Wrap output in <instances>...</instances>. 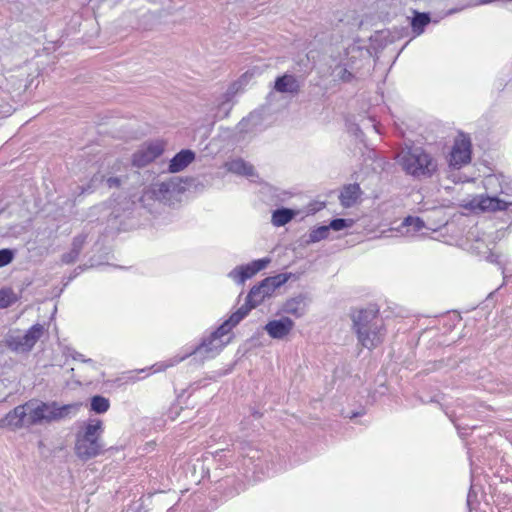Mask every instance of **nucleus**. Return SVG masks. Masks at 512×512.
<instances>
[{
    "label": "nucleus",
    "mask_w": 512,
    "mask_h": 512,
    "mask_svg": "<svg viewBox=\"0 0 512 512\" xmlns=\"http://www.w3.org/2000/svg\"><path fill=\"white\" fill-rule=\"evenodd\" d=\"M272 295L271 290H269L268 286H266L261 280L258 284L254 285L250 291L248 292L245 303L239 307V310L245 311V316L249 314V312L259 306L265 298Z\"/></svg>",
    "instance_id": "obj_13"
},
{
    "label": "nucleus",
    "mask_w": 512,
    "mask_h": 512,
    "mask_svg": "<svg viewBox=\"0 0 512 512\" xmlns=\"http://www.w3.org/2000/svg\"><path fill=\"white\" fill-rule=\"evenodd\" d=\"M505 175L503 174H490L484 177L483 187L487 194L495 195L499 197L500 188L504 181Z\"/></svg>",
    "instance_id": "obj_25"
},
{
    "label": "nucleus",
    "mask_w": 512,
    "mask_h": 512,
    "mask_svg": "<svg viewBox=\"0 0 512 512\" xmlns=\"http://www.w3.org/2000/svg\"><path fill=\"white\" fill-rule=\"evenodd\" d=\"M184 192L185 186L181 179L172 177L166 181L154 182L144 188L139 201L150 213H156L161 205L174 206L180 203Z\"/></svg>",
    "instance_id": "obj_2"
},
{
    "label": "nucleus",
    "mask_w": 512,
    "mask_h": 512,
    "mask_svg": "<svg viewBox=\"0 0 512 512\" xmlns=\"http://www.w3.org/2000/svg\"><path fill=\"white\" fill-rule=\"evenodd\" d=\"M351 320L352 329L363 348L372 350L383 342L386 329L378 310L360 309L351 315Z\"/></svg>",
    "instance_id": "obj_3"
},
{
    "label": "nucleus",
    "mask_w": 512,
    "mask_h": 512,
    "mask_svg": "<svg viewBox=\"0 0 512 512\" xmlns=\"http://www.w3.org/2000/svg\"><path fill=\"white\" fill-rule=\"evenodd\" d=\"M408 43H406L403 47H401V51L404 50V48L406 47Z\"/></svg>",
    "instance_id": "obj_49"
},
{
    "label": "nucleus",
    "mask_w": 512,
    "mask_h": 512,
    "mask_svg": "<svg viewBox=\"0 0 512 512\" xmlns=\"http://www.w3.org/2000/svg\"><path fill=\"white\" fill-rule=\"evenodd\" d=\"M164 144L161 141L143 143L132 155V165L143 168L160 157L164 152Z\"/></svg>",
    "instance_id": "obj_10"
},
{
    "label": "nucleus",
    "mask_w": 512,
    "mask_h": 512,
    "mask_svg": "<svg viewBox=\"0 0 512 512\" xmlns=\"http://www.w3.org/2000/svg\"><path fill=\"white\" fill-rule=\"evenodd\" d=\"M400 54H401V50L397 52L396 57H399Z\"/></svg>",
    "instance_id": "obj_45"
},
{
    "label": "nucleus",
    "mask_w": 512,
    "mask_h": 512,
    "mask_svg": "<svg viewBox=\"0 0 512 512\" xmlns=\"http://www.w3.org/2000/svg\"><path fill=\"white\" fill-rule=\"evenodd\" d=\"M307 296L305 294H298L297 296L287 300L283 305V311L287 314L300 318L305 315L307 311Z\"/></svg>",
    "instance_id": "obj_20"
},
{
    "label": "nucleus",
    "mask_w": 512,
    "mask_h": 512,
    "mask_svg": "<svg viewBox=\"0 0 512 512\" xmlns=\"http://www.w3.org/2000/svg\"><path fill=\"white\" fill-rule=\"evenodd\" d=\"M95 180L106 181V185L109 188H118L121 185V179L119 177H108L105 179L104 176L98 177V175H95Z\"/></svg>",
    "instance_id": "obj_38"
},
{
    "label": "nucleus",
    "mask_w": 512,
    "mask_h": 512,
    "mask_svg": "<svg viewBox=\"0 0 512 512\" xmlns=\"http://www.w3.org/2000/svg\"><path fill=\"white\" fill-rule=\"evenodd\" d=\"M270 262V258L264 257L253 260L248 264L238 265L228 273V277L236 284L243 285L246 280L265 269Z\"/></svg>",
    "instance_id": "obj_11"
},
{
    "label": "nucleus",
    "mask_w": 512,
    "mask_h": 512,
    "mask_svg": "<svg viewBox=\"0 0 512 512\" xmlns=\"http://www.w3.org/2000/svg\"><path fill=\"white\" fill-rule=\"evenodd\" d=\"M31 404L32 402L29 401L10 410L4 418L0 420V427H7L13 431L24 427L29 414V412H27V408H29Z\"/></svg>",
    "instance_id": "obj_12"
},
{
    "label": "nucleus",
    "mask_w": 512,
    "mask_h": 512,
    "mask_svg": "<svg viewBox=\"0 0 512 512\" xmlns=\"http://www.w3.org/2000/svg\"><path fill=\"white\" fill-rule=\"evenodd\" d=\"M167 512H175V509L173 507L169 508Z\"/></svg>",
    "instance_id": "obj_44"
},
{
    "label": "nucleus",
    "mask_w": 512,
    "mask_h": 512,
    "mask_svg": "<svg viewBox=\"0 0 512 512\" xmlns=\"http://www.w3.org/2000/svg\"><path fill=\"white\" fill-rule=\"evenodd\" d=\"M329 233L328 225L316 226L310 230L307 239H305V244L310 245L325 240L329 237Z\"/></svg>",
    "instance_id": "obj_30"
},
{
    "label": "nucleus",
    "mask_w": 512,
    "mask_h": 512,
    "mask_svg": "<svg viewBox=\"0 0 512 512\" xmlns=\"http://www.w3.org/2000/svg\"><path fill=\"white\" fill-rule=\"evenodd\" d=\"M356 72L357 70H352L350 65H345V62L340 59L339 64L334 67L332 74L335 80L350 83L355 78Z\"/></svg>",
    "instance_id": "obj_27"
},
{
    "label": "nucleus",
    "mask_w": 512,
    "mask_h": 512,
    "mask_svg": "<svg viewBox=\"0 0 512 512\" xmlns=\"http://www.w3.org/2000/svg\"><path fill=\"white\" fill-rule=\"evenodd\" d=\"M425 227L424 221L417 216H407L401 223V230L406 228V233H416Z\"/></svg>",
    "instance_id": "obj_32"
},
{
    "label": "nucleus",
    "mask_w": 512,
    "mask_h": 512,
    "mask_svg": "<svg viewBox=\"0 0 512 512\" xmlns=\"http://www.w3.org/2000/svg\"><path fill=\"white\" fill-rule=\"evenodd\" d=\"M372 57V51L365 40L355 39L344 48L341 59L345 65H350L352 70H360Z\"/></svg>",
    "instance_id": "obj_9"
},
{
    "label": "nucleus",
    "mask_w": 512,
    "mask_h": 512,
    "mask_svg": "<svg viewBox=\"0 0 512 512\" xmlns=\"http://www.w3.org/2000/svg\"><path fill=\"white\" fill-rule=\"evenodd\" d=\"M45 328L36 323L22 333L20 330H9L4 336V346L13 353L27 354L32 351L36 343L43 336Z\"/></svg>",
    "instance_id": "obj_8"
},
{
    "label": "nucleus",
    "mask_w": 512,
    "mask_h": 512,
    "mask_svg": "<svg viewBox=\"0 0 512 512\" xmlns=\"http://www.w3.org/2000/svg\"><path fill=\"white\" fill-rule=\"evenodd\" d=\"M104 432L102 420L90 418L76 433L75 453L79 459L87 461L98 456L103 450L101 435Z\"/></svg>",
    "instance_id": "obj_6"
},
{
    "label": "nucleus",
    "mask_w": 512,
    "mask_h": 512,
    "mask_svg": "<svg viewBox=\"0 0 512 512\" xmlns=\"http://www.w3.org/2000/svg\"><path fill=\"white\" fill-rule=\"evenodd\" d=\"M472 161V142L469 135L460 132L453 141L451 149L446 156L447 166H443V176L451 182L458 184L466 181L459 173L463 167Z\"/></svg>",
    "instance_id": "obj_5"
},
{
    "label": "nucleus",
    "mask_w": 512,
    "mask_h": 512,
    "mask_svg": "<svg viewBox=\"0 0 512 512\" xmlns=\"http://www.w3.org/2000/svg\"><path fill=\"white\" fill-rule=\"evenodd\" d=\"M72 358L76 361H80L83 363H93V360L90 358H86L82 353L80 352H74L72 354Z\"/></svg>",
    "instance_id": "obj_41"
},
{
    "label": "nucleus",
    "mask_w": 512,
    "mask_h": 512,
    "mask_svg": "<svg viewBox=\"0 0 512 512\" xmlns=\"http://www.w3.org/2000/svg\"><path fill=\"white\" fill-rule=\"evenodd\" d=\"M470 206L483 212L506 211L504 201L500 197L491 194H480L470 201Z\"/></svg>",
    "instance_id": "obj_14"
},
{
    "label": "nucleus",
    "mask_w": 512,
    "mask_h": 512,
    "mask_svg": "<svg viewBox=\"0 0 512 512\" xmlns=\"http://www.w3.org/2000/svg\"><path fill=\"white\" fill-rule=\"evenodd\" d=\"M291 273H280L274 276H269L263 279V283L268 286L269 290L273 293L277 288H280L291 278Z\"/></svg>",
    "instance_id": "obj_31"
},
{
    "label": "nucleus",
    "mask_w": 512,
    "mask_h": 512,
    "mask_svg": "<svg viewBox=\"0 0 512 512\" xmlns=\"http://www.w3.org/2000/svg\"><path fill=\"white\" fill-rule=\"evenodd\" d=\"M389 31L380 30L376 31L369 37L370 46L369 48L375 51V53L383 50L392 40L389 37Z\"/></svg>",
    "instance_id": "obj_26"
},
{
    "label": "nucleus",
    "mask_w": 512,
    "mask_h": 512,
    "mask_svg": "<svg viewBox=\"0 0 512 512\" xmlns=\"http://www.w3.org/2000/svg\"><path fill=\"white\" fill-rule=\"evenodd\" d=\"M79 255H80L79 253L70 249L69 252L64 253L62 255L61 261L63 264H67V265L72 264L78 259Z\"/></svg>",
    "instance_id": "obj_39"
},
{
    "label": "nucleus",
    "mask_w": 512,
    "mask_h": 512,
    "mask_svg": "<svg viewBox=\"0 0 512 512\" xmlns=\"http://www.w3.org/2000/svg\"><path fill=\"white\" fill-rule=\"evenodd\" d=\"M86 241V235L80 234L73 238L72 244H71V250L77 252L80 254L84 243Z\"/></svg>",
    "instance_id": "obj_37"
},
{
    "label": "nucleus",
    "mask_w": 512,
    "mask_h": 512,
    "mask_svg": "<svg viewBox=\"0 0 512 512\" xmlns=\"http://www.w3.org/2000/svg\"><path fill=\"white\" fill-rule=\"evenodd\" d=\"M400 54H401V50L397 52L396 57H399Z\"/></svg>",
    "instance_id": "obj_46"
},
{
    "label": "nucleus",
    "mask_w": 512,
    "mask_h": 512,
    "mask_svg": "<svg viewBox=\"0 0 512 512\" xmlns=\"http://www.w3.org/2000/svg\"><path fill=\"white\" fill-rule=\"evenodd\" d=\"M15 250L11 248L0 249V268L10 264L15 258Z\"/></svg>",
    "instance_id": "obj_36"
},
{
    "label": "nucleus",
    "mask_w": 512,
    "mask_h": 512,
    "mask_svg": "<svg viewBox=\"0 0 512 512\" xmlns=\"http://www.w3.org/2000/svg\"><path fill=\"white\" fill-rule=\"evenodd\" d=\"M397 159L405 175L415 181L439 180L443 176V164L440 156L425 147H406L399 153Z\"/></svg>",
    "instance_id": "obj_1"
},
{
    "label": "nucleus",
    "mask_w": 512,
    "mask_h": 512,
    "mask_svg": "<svg viewBox=\"0 0 512 512\" xmlns=\"http://www.w3.org/2000/svg\"><path fill=\"white\" fill-rule=\"evenodd\" d=\"M226 168L229 172L245 176V177H253L255 176L254 167L245 161L242 158H236L226 163Z\"/></svg>",
    "instance_id": "obj_22"
},
{
    "label": "nucleus",
    "mask_w": 512,
    "mask_h": 512,
    "mask_svg": "<svg viewBox=\"0 0 512 512\" xmlns=\"http://www.w3.org/2000/svg\"><path fill=\"white\" fill-rule=\"evenodd\" d=\"M85 270V267L78 266L76 267L70 276L67 278V281L64 283V286H67L72 280H74L78 275H80Z\"/></svg>",
    "instance_id": "obj_40"
},
{
    "label": "nucleus",
    "mask_w": 512,
    "mask_h": 512,
    "mask_svg": "<svg viewBox=\"0 0 512 512\" xmlns=\"http://www.w3.org/2000/svg\"><path fill=\"white\" fill-rule=\"evenodd\" d=\"M294 327V321L289 317L283 316L279 319L270 320L264 330L272 339H283Z\"/></svg>",
    "instance_id": "obj_15"
},
{
    "label": "nucleus",
    "mask_w": 512,
    "mask_h": 512,
    "mask_svg": "<svg viewBox=\"0 0 512 512\" xmlns=\"http://www.w3.org/2000/svg\"><path fill=\"white\" fill-rule=\"evenodd\" d=\"M463 8H452V9H449L447 12H446V16H449V15H452V14H455L459 11H461Z\"/></svg>",
    "instance_id": "obj_42"
},
{
    "label": "nucleus",
    "mask_w": 512,
    "mask_h": 512,
    "mask_svg": "<svg viewBox=\"0 0 512 512\" xmlns=\"http://www.w3.org/2000/svg\"><path fill=\"white\" fill-rule=\"evenodd\" d=\"M81 404L72 403L60 405L56 401L39 402L37 406L29 410L27 425H38L43 422L59 421L68 417L70 414H76Z\"/></svg>",
    "instance_id": "obj_7"
},
{
    "label": "nucleus",
    "mask_w": 512,
    "mask_h": 512,
    "mask_svg": "<svg viewBox=\"0 0 512 512\" xmlns=\"http://www.w3.org/2000/svg\"><path fill=\"white\" fill-rule=\"evenodd\" d=\"M245 317V311L237 309L226 320H224L213 332L220 339H223V337L230 333L231 330L234 327H236Z\"/></svg>",
    "instance_id": "obj_21"
},
{
    "label": "nucleus",
    "mask_w": 512,
    "mask_h": 512,
    "mask_svg": "<svg viewBox=\"0 0 512 512\" xmlns=\"http://www.w3.org/2000/svg\"><path fill=\"white\" fill-rule=\"evenodd\" d=\"M240 88L239 82L232 83L227 91L222 95L221 101L218 104V113L227 116L232 108V100Z\"/></svg>",
    "instance_id": "obj_24"
},
{
    "label": "nucleus",
    "mask_w": 512,
    "mask_h": 512,
    "mask_svg": "<svg viewBox=\"0 0 512 512\" xmlns=\"http://www.w3.org/2000/svg\"><path fill=\"white\" fill-rule=\"evenodd\" d=\"M354 223V220L351 218H334L329 222L328 228L329 231H342L351 228Z\"/></svg>",
    "instance_id": "obj_33"
},
{
    "label": "nucleus",
    "mask_w": 512,
    "mask_h": 512,
    "mask_svg": "<svg viewBox=\"0 0 512 512\" xmlns=\"http://www.w3.org/2000/svg\"><path fill=\"white\" fill-rule=\"evenodd\" d=\"M362 415L361 412H352L351 415H349L350 419L357 418L358 416Z\"/></svg>",
    "instance_id": "obj_43"
},
{
    "label": "nucleus",
    "mask_w": 512,
    "mask_h": 512,
    "mask_svg": "<svg viewBox=\"0 0 512 512\" xmlns=\"http://www.w3.org/2000/svg\"><path fill=\"white\" fill-rule=\"evenodd\" d=\"M408 19L413 38L422 35L426 27L432 22L429 12H420L416 9L412 10V15Z\"/></svg>",
    "instance_id": "obj_18"
},
{
    "label": "nucleus",
    "mask_w": 512,
    "mask_h": 512,
    "mask_svg": "<svg viewBox=\"0 0 512 512\" xmlns=\"http://www.w3.org/2000/svg\"><path fill=\"white\" fill-rule=\"evenodd\" d=\"M400 54H401V50L397 52L396 57H399Z\"/></svg>",
    "instance_id": "obj_47"
},
{
    "label": "nucleus",
    "mask_w": 512,
    "mask_h": 512,
    "mask_svg": "<svg viewBox=\"0 0 512 512\" xmlns=\"http://www.w3.org/2000/svg\"><path fill=\"white\" fill-rule=\"evenodd\" d=\"M362 190L358 183L345 184L339 194V202L344 208L353 207L361 198Z\"/></svg>",
    "instance_id": "obj_19"
},
{
    "label": "nucleus",
    "mask_w": 512,
    "mask_h": 512,
    "mask_svg": "<svg viewBox=\"0 0 512 512\" xmlns=\"http://www.w3.org/2000/svg\"><path fill=\"white\" fill-rule=\"evenodd\" d=\"M480 492V487H477L475 484L471 483L468 495H467V506L469 511L472 512L476 509L479 504L478 493Z\"/></svg>",
    "instance_id": "obj_35"
},
{
    "label": "nucleus",
    "mask_w": 512,
    "mask_h": 512,
    "mask_svg": "<svg viewBox=\"0 0 512 512\" xmlns=\"http://www.w3.org/2000/svg\"><path fill=\"white\" fill-rule=\"evenodd\" d=\"M110 408V401L103 395L96 394L90 398V411L95 414H104Z\"/></svg>",
    "instance_id": "obj_29"
},
{
    "label": "nucleus",
    "mask_w": 512,
    "mask_h": 512,
    "mask_svg": "<svg viewBox=\"0 0 512 512\" xmlns=\"http://www.w3.org/2000/svg\"><path fill=\"white\" fill-rule=\"evenodd\" d=\"M227 343V341L220 339L212 331L208 335L203 336L198 344L187 348L182 355L178 354L168 360L157 362L150 369L153 370V373L162 372L176 366L190 356H194L195 359L199 358L201 362L205 359H212L222 351Z\"/></svg>",
    "instance_id": "obj_4"
},
{
    "label": "nucleus",
    "mask_w": 512,
    "mask_h": 512,
    "mask_svg": "<svg viewBox=\"0 0 512 512\" xmlns=\"http://www.w3.org/2000/svg\"><path fill=\"white\" fill-rule=\"evenodd\" d=\"M145 372H146V369L140 370V373H145Z\"/></svg>",
    "instance_id": "obj_48"
},
{
    "label": "nucleus",
    "mask_w": 512,
    "mask_h": 512,
    "mask_svg": "<svg viewBox=\"0 0 512 512\" xmlns=\"http://www.w3.org/2000/svg\"><path fill=\"white\" fill-rule=\"evenodd\" d=\"M196 154L191 149H182L177 152L168 164V171L178 173L187 168L194 160Z\"/></svg>",
    "instance_id": "obj_17"
},
{
    "label": "nucleus",
    "mask_w": 512,
    "mask_h": 512,
    "mask_svg": "<svg viewBox=\"0 0 512 512\" xmlns=\"http://www.w3.org/2000/svg\"><path fill=\"white\" fill-rule=\"evenodd\" d=\"M500 189V200L504 201L506 211L512 215V179L508 176H505Z\"/></svg>",
    "instance_id": "obj_28"
},
{
    "label": "nucleus",
    "mask_w": 512,
    "mask_h": 512,
    "mask_svg": "<svg viewBox=\"0 0 512 512\" xmlns=\"http://www.w3.org/2000/svg\"><path fill=\"white\" fill-rule=\"evenodd\" d=\"M296 215V210L288 207H280L272 211L271 223L275 227H282L291 222Z\"/></svg>",
    "instance_id": "obj_23"
},
{
    "label": "nucleus",
    "mask_w": 512,
    "mask_h": 512,
    "mask_svg": "<svg viewBox=\"0 0 512 512\" xmlns=\"http://www.w3.org/2000/svg\"><path fill=\"white\" fill-rule=\"evenodd\" d=\"M301 89V82L291 73H284L276 77L274 81V90L278 93H289L297 95Z\"/></svg>",
    "instance_id": "obj_16"
},
{
    "label": "nucleus",
    "mask_w": 512,
    "mask_h": 512,
    "mask_svg": "<svg viewBox=\"0 0 512 512\" xmlns=\"http://www.w3.org/2000/svg\"><path fill=\"white\" fill-rule=\"evenodd\" d=\"M16 301L15 294L11 289H0V308H8Z\"/></svg>",
    "instance_id": "obj_34"
}]
</instances>
